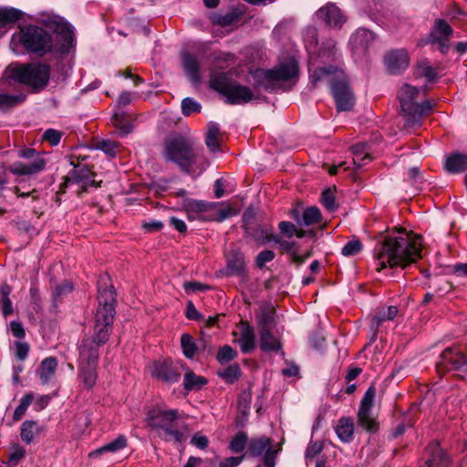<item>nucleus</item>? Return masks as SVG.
Returning <instances> with one entry per match:
<instances>
[{
    "mask_svg": "<svg viewBox=\"0 0 467 467\" xmlns=\"http://www.w3.org/2000/svg\"><path fill=\"white\" fill-rule=\"evenodd\" d=\"M41 22L53 33L38 26H26L13 34L10 48L16 55H36L42 57L47 54L65 55L74 47L72 26L59 16H48Z\"/></svg>",
    "mask_w": 467,
    "mask_h": 467,
    "instance_id": "obj_1",
    "label": "nucleus"
},
{
    "mask_svg": "<svg viewBox=\"0 0 467 467\" xmlns=\"http://www.w3.org/2000/svg\"><path fill=\"white\" fill-rule=\"evenodd\" d=\"M338 51L334 42H328L318 51L317 57H310L308 71L310 82L317 87L319 84L329 83L331 93L338 111L350 110L355 104V97L348 86V80L344 69L339 66H319L327 61H337Z\"/></svg>",
    "mask_w": 467,
    "mask_h": 467,
    "instance_id": "obj_2",
    "label": "nucleus"
},
{
    "mask_svg": "<svg viewBox=\"0 0 467 467\" xmlns=\"http://www.w3.org/2000/svg\"><path fill=\"white\" fill-rule=\"evenodd\" d=\"M421 236L403 228L382 236L374 248L379 271L387 266L406 267L421 257Z\"/></svg>",
    "mask_w": 467,
    "mask_h": 467,
    "instance_id": "obj_3",
    "label": "nucleus"
},
{
    "mask_svg": "<svg viewBox=\"0 0 467 467\" xmlns=\"http://www.w3.org/2000/svg\"><path fill=\"white\" fill-rule=\"evenodd\" d=\"M163 157L178 165L180 170L192 178L201 176L210 166L202 148L197 147L191 137L176 135L164 142Z\"/></svg>",
    "mask_w": 467,
    "mask_h": 467,
    "instance_id": "obj_4",
    "label": "nucleus"
},
{
    "mask_svg": "<svg viewBox=\"0 0 467 467\" xmlns=\"http://www.w3.org/2000/svg\"><path fill=\"white\" fill-rule=\"evenodd\" d=\"M108 277L99 281V306L95 315L94 332L99 341L107 342L110 335V327L115 316L116 293L111 285L108 284Z\"/></svg>",
    "mask_w": 467,
    "mask_h": 467,
    "instance_id": "obj_5",
    "label": "nucleus"
},
{
    "mask_svg": "<svg viewBox=\"0 0 467 467\" xmlns=\"http://www.w3.org/2000/svg\"><path fill=\"white\" fill-rule=\"evenodd\" d=\"M299 67L295 58L289 57L271 69L258 68L253 77L258 87L273 91L283 83L295 84L298 78Z\"/></svg>",
    "mask_w": 467,
    "mask_h": 467,
    "instance_id": "obj_6",
    "label": "nucleus"
},
{
    "mask_svg": "<svg viewBox=\"0 0 467 467\" xmlns=\"http://www.w3.org/2000/svg\"><path fill=\"white\" fill-rule=\"evenodd\" d=\"M5 76L35 90H39L48 83L50 67L40 62L26 65L11 64L5 70Z\"/></svg>",
    "mask_w": 467,
    "mask_h": 467,
    "instance_id": "obj_7",
    "label": "nucleus"
},
{
    "mask_svg": "<svg viewBox=\"0 0 467 467\" xmlns=\"http://www.w3.org/2000/svg\"><path fill=\"white\" fill-rule=\"evenodd\" d=\"M178 411L176 410H161L154 409L149 411L147 421L158 435L167 441L182 442L184 433L178 426Z\"/></svg>",
    "mask_w": 467,
    "mask_h": 467,
    "instance_id": "obj_8",
    "label": "nucleus"
},
{
    "mask_svg": "<svg viewBox=\"0 0 467 467\" xmlns=\"http://www.w3.org/2000/svg\"><path fill=\"white\" fill-rule=\"evenodd\" d=\"M420 92L418 88L410 84H404L398 93L401 110L407 122L411 126L419 125L421 118L432 111L430 100H424L421 103L416 101Z\"/></svg>",
    "mask_w": 467,
    "mask_h": 467,
    "instance_id": "obj_9",
    "label": "nucleus"
},
{
    "mask_svg": "<svg viewBox=\"0 0 467 467\" xmlns=\"http://www.w3.org/2000/svg\"><path fill=\"white\" fill-rule=\"evenodd\" d=\"M210 87L223 95L229 104H244L254 98L249 88L233 80L225 72L213 74L210 79Z\"/></svg>",
    "mask_w": 467,
    "mask_h": 467,
    "instance_id": "obj_10",
    "label": "nucleus"
},
{
    "mask_svg": "<svg viewBox=\"0 0 467 467\" xmlns=\"http://www.w3.org/2000/svg\"><path fill=\"white\" fill-rule=\"evenodd\" d=\"M18 156L26 161H15L9 168L16 175H32L44 170L47 161L42 154L31 148L18 150Z\"/></svg>",
    "mask_w": 467,
    "mask_h": 467,
    "instance_id": "obj_11",
    "label": "nucleus"
},
{
    "mask_svg": "<svg viewBox=\"0 0 467 467\" xmlns=\"http://www.w3.org/2000/svg\"><path fill=\"white\" fill-rule=\"evenodd\" d=\"M187 210L188 219H201L202 221L223 222V220L239 213L237 206H190Z\"/></svg>",
    "mask_w": 467,
    "mask_h": 467,
    "instance_id": "obj_12",
    "label": "nucleus"
},
{
    "mask_svg": "<svg viewBox=\"0 0 467 467\" xmlns=\"http://www.w3.org/2000/svg\"><path fill=\"white\" fill-rule=\"evenodd\" d=\"M95 333L93 336H85L78 346V364L98 365L99 358V348L106 342L99 341Z\"/></svg>",
    "mask_w": 467,
    "mask_h": 467,
    "instance_id": "obj_13",
    "label": "nucleus"
},
{
    "mask_svg": "<svg viewBox=\"0 0 467 467\" xmlns=\"http://www.w3.org/2000/svg\"><path fill=\"white\" fill-rule=\"evenodd\" d=\"M453 33L451 26L443 19H437L431 31L429 42L442 54H446L450 47V38Z\"/></svg>",
    "mask_w": 467,
    "mask_h": 467,
    "instance_id": "obj_14",
    "label": "nucleus"
},
{
    "mask_svg": "<svg viewBox=\"0 0 467 467\" xmlns=\"http://www.w3.org/2000/svg\"><path fill=\"white\" fill-rule=\"evenodd\" d=\"M466 363L467 360L465 357L458 348H447L440 356V360L437 363V368L439 372L458 370Z\"/></svg>",
    "mask_w": 467,
    "mask_h": 467,
    "instance_id": "obj_15",
    "label": "nucleus"
},
{
    "mask_svg": "<svg viewBox=\"0 0 467 467\" xmlns=\"http://www.w3.org/2000/svg\"><path fill=\"white\" fill-rule=\"evenodd\" d=\"M93 182L89 177L88 170L75 167L60 186V191L65 192L66 189H69L74 192H78L80 189H86L88 186L92 185Z\"/></svg>",
    "mask_w": 467,
    "mask_h": 467,
    "instance_id": "obj_16",
    "label": "nucleus"
},
{
    "mask_svg": "<svg viewBox=\"0 0 467 467\" xmlns=\"http://www.w3.org/2000/svg\"><path fill=\"white\" fill-rule=\"evenodd\" d=\"M316 17L328 27L339 28L345 23L344 16L334 3H327L319 8L316 13Z\"/></svg>",
    "mask_w": 467,
    "mask_h": 467,
    "instance_id": "obj_17",
    "label": "nucleus"
},
{
    "mask_svg": "<svg viewBox=\"0 0 467 467\" xmlns=\"http://www.w3.org/2000/svg\"><path fill=\"white\" fill-rule=\"evenodd\" d=\"M151 374L157 379L168 384L178 382L181 378L179 367L171 361L154 363Z\"/></svg>",
    "mask_w": 467,
    "mask_h": 467,
    "instance_id": "obj_18",
    "label": "nucleus"
},
{
    "mask_svg": "<svg viewBox=\"0 0 467 467\" xmlns=\"http://www.w3.org/2000/svg\"><path fill=\"white\" fill-rule=\"evenodd\" d=\"M384 62L389 73L399 74L409 67L410 57L405 49H395L385 56Z\"/></svg>",
    "mask_w": 467,
    "mask_h": 467,
    "instance_id": "obj_19",
    "label": "nucleus"
},
{
    "mask_svg": "<svg viewBox=\"0 0 467 467\" xmlns=\"http://www.w3.org/2000/svg\"><path fill=\"white\" fill-rule=\"evenodd\" d=\"M245 269L244 254L237 249H233L226 254V266L223 270L225 275H241Z\"/></svg>",
    "mask_w": 467,
    "mask_h": 467,
    "instance_id": "obj_20",
    "label": "nucleus"
},
{
    "mask_svg": "<svg viewBox=\"0 0 467 467\" xmlns=\"http://www.w3.org/2000/svg\"><path fill=\"white\" fill-rule=\"evenodd\" d=\"M426 452L428 454L426 467H449L451 460L443 449L436 442L430 444Z\"/></svg>",
    "mask_w": 467,
    "mask_h": 467,
    "instance_id": "obj_21",
    "label": "nucleus"
},
{
    "mask_svg": "<svg viewBox=\"0 0 467 467\" xmlns=\"http://www.w3.org/2000/svg\"><path fill=\"white\" fill-rule=\"evenodd\" d=\"M398 307L389 306L380 307L371 320L372 340L377 338L379 329L385 321L393 320L398 315Z\"/></svg>",
    "mask_w": 467,
    "mask_h": 467,
    "instance_id": "obj_22",
    "label": "nucleus"
},
{
    "mask_svg": "<svg viewBox=\"0 0 467 467\" xmlns=\"http://www.w3.org/2000/svg\"><path fill=\"white\" fill-rule=\"evenodd\" d=\"M237 342L244 354L253 352L255 348V334L253 327L247 323H241L240 337Z\"/></svg>",
    "mask_w": 467,
    "mask_h": 467,
    "instance_id": "obj_23",
    "label": "nucleus"
},
{
    "mask_svg": "<svg viewBox=\"0 0 467 467\" xmlns=\"http://www.w3.org/2000/svg\"><path fill=\"white\" fill-rule=\"evenodd\" d=\"M98 365L78 364V377L88 389H92L98 379Z\"/></svg>",
    "mask_w": 467,
    "mask_h": 467,
    "instance_id": "obj_24",
    "label": "nucleus"
},
{
    "mask_svg": "<svg viewBox=\"0 0 467 467\" xmlns=\"http://www.w3.org/2000/svg\"><path fill=\"white\" fill-rule=\"evenodd\" d=\"M57 368V360L49 357L42 360L38 369L37 375L42 384H47L53 378Z\"/></svg>",
    "mask_w": 467,
    "mask_h": 467,
    "instance_id": "obj_25",
    "label": "nucleus"
},
{
    "mask_svg": "<svg viewBox=\"0 0 467 467\" xmlns=\"http://www.w3.org/2000/svg\"><path fill=\"white\" fill-rule=\"evenodd\" d=\"M273 448L272 440L265 436L253 438L248 444L247 453L253 457L261 456Z\"/></svg>",
    "mask_w": 467,
    "mask_h": 467,
    "instance_id": "obj_26",
    "label": "nucleus"
},
{
    "mask_svg": "<svg viewBox=\"0 0 467 467\" xmlns=\"http://www.w3.org/2000/svg\"><path fill=\"white\" fill-rule=\"evenodd\" d=\"M236 182L234 178L229 175L221 177L214 182V197L219 199L226 194H230L234 192Z\"/></svg>",
    "mask_w": 467,
    "mask_h": 467,
    "instance_id": "obj_27",
    "label": "nucleus"
},
{
    "mask_svg": "<svg viewBox=\"0 0 467 467\" xmlns=\"http://www.w3.org/2000/svg\"><path fill=\"white\" fill-rule=\"evenodd\" d=\"M182 65L187 77L193 83L200 81V65L195 57L189 53L182 56Z\"/></svg>",
    "mask_w": 467,
    "mask_h": 467,
    "instance_id": "obj_28",
    "label": "nucleus"
},
{
    "mask_svg": "<svg viewBox=\"0 0 467 467\" xmlns=\"http://www.w3.org/2000/svg\"><path fill=\"white\" fill-rule=\"evenodd\" d=\"M336 433L343 442H350L353 440L354 423L350 418H341L336 426Z\"/></svg>",
    "mask_w": 467,
    "mask_h": 467,
    "instance_id": "obj_29",
    "label": "nucleus"
},
{
    "mask_svg": "<svg viewBox=\"0 0 467 467\" xmlns=\"http://www.w3.org/2000/svg\"><path fill=\"white\" fill-rule=\"evenodd\" d=\"M445 167L449 172L458 173L467 170V154L455 152L446 160Z\"/></svg>",
    "mask_w": 467,
    "mask_h": 467,
    "instance_id": "obj_30",
    "label": "nucleus"
},
{
    "mask_svg": "<svg viewBox=\"0 0 467 467\" xmlns=\"http://www.w3.org/2000/svg\"><path fill=\"white\" fill-rule=\"evenodd\" d=\"M291 214L299 224H304L306 226L319 222L321 218L320 212L316 206H310L309 208L305 210L302 215V220H300L298 217L299 212L297 209H293L291 211Z\"/></svg>",
    "mask_w": 467,
    "mask_h": 467,
    "instance_id": "obj_31",
    "label": "nucleus"
},
{
    "mask_svg": "<svg viewBox=\"0 0 467 467\" xmlns=\"http://www.w3.org/2000/svg\"><path fill=\"white\" fill-rule=\"evenodd\" d=\"M22 16V11L16 8L0 6V37L3 35L2 29L6 26L18 21Z\"/></svg>",
    "mask_w": 467,
    "mask_h": 467,
    "instance_id": "obj_32",
    "label": "nucleus"
},
{
    "mask_svg": "<svg viewBox=\"0 0 467 467\" xmlns=\"http://www.w3.org/2000/svg\"><path fill=\"white\" fill-rule=\"evenodd\" d=\"M373 35L370 31L359 28L350 37V44L356 51H365L368 47V42L372 40Z\"/></svg>",
    "mask_w": 467,
    "mask_h": 467,
    "instance_id": "obj_33",
    "label": "nucleus"
},
{
    "mask_svg": "<svg viewBox=\"0 0 467 467\" xmlns=\"http://www.w3.org/2000/svg\"><path fill=\"white\" fill-rule=\"evenodd\" d=\"M220 128L217 123L210 122L208 124V130L205 136V144L210 151L217 152L221 150V144L219 141Z\"/></svg>",
    "mask_w": 467,
    "mask_h": 467,
    "instance_id": "obj_34",
    "label": "nucleus"
},
{
    "mask_svg": "<svg viewBox=\"0 0 467 467\" xmlns=\"http://www.w3.org/2000/svg\"><path fill=\"white\" fill-rule=\"evenodd\" d=\"M353 154V163L360 168L372 161V157L368 151V145L366 143H358L351 147Z\"/></svg>",
    "mask_w": 467,
    "mask_h": 467,
    "instance_id": "obj_35",
    "label": "nucleus"
},
{
    "mask_svg": "<svg viewBox=\"0 0 467 467\" xmlns=\"http://www.w3.org/2000/svg\"><path fill=\"white\" fill-rule=\"evenodd\" d=\"M260 347L265 352L278 351L281 349V343L269 329H264L260 331Z\"/></svg>",
    "mask_w": 467,
    "mask_h": 467,
    "instance_id": "obj_36",
    "label": "nucleus"
},
{
    "mask_svg": "<svg viewBox=\"0 0 467 467\" xmlns=\"http://www.w3.org/2000/svg\"><path fill=\"white\" fill-rule=\"evenodd\" d=\"M126 446H127V439L125 438V436L121 435V436H119L114 441H112L107 443L106 445L92 451L90 453V456L96 457V456L102 454L103 452H108V451L116 452L121 449H124Z\"/></svg>",
    "mask_w": 467,
    "mask_h": 467,
    "instance_id": "obj_37",
    "label": "nucleus"
},
{
    "mask_svg": "<svg viewBox=\"0 0 467 467\" xmlns=\"http://www.w3.org/2000/svg\"><path fill=\"white\" fill-rule=\"evenodd\" d=\"M206 384L205 378L198 376L191 370L184 375L183 386L188 391L201 389Z\"/></svg>",
    "mask_w": 467,
    "mask_h": 467,
    "instance_id": "obj_38",
    "label": "nucleus"
},
{
    "mask_svg": "<svg viewBox=\"0 0 467 467\" xmlns=\"http://www.w3.org/2000/svg\"><path fill=\"white\" fill-rule=\"evenodd\" d=\"M38 432V426L36 421L26 420L21 425L20 436L23 441L29 444L33 441L35 435Z\"/></svg>",
    "mask_w": 467,
    "mask_h": 467,
    "instance_id": "obj_39",
    "label": "nucleus"
},
{
    "mask_svg": "<svg viewBox=\"0 0 467 467\" xmlns=\"http://www.w3.org/2000/svg\"><path fill=\"white\" fill-rule=\"evenodd\" d=\"M258 325L260 331L269 329L275 324V311L273 308H262L260 314L257 316Z\"/></svg>",
    "mask_w": 467,
    "mask_h": 467,
    "instance_id": "obj_40",
    "label": "nucleus"
},
{
    "mask_svg": "<svg viewBox=\"0 0 467 467\" xmlns=\"http://www.w3.org/2000/svg\"><path fill=\"white\" fill-rule=\"evenodd\" d=\"M358 421L369 432H375L378 430V422L371 417L370 410H358Z\"/></svg>",
    "mask_w": 467,
    "mask_h": 467,
    "instance_id": "obj_41",
    "label": "nucleus"
},
{
    "mask_svg": "<svg viewBox=\"0 0 467 467\" xmlns=\"http://www.w3.org/2000/svg\"><path fill=\"white\" fill-rule=\"evenodd\" d=\"M96 148L103 151L108 157L114 158L119 151V144L115 140H102L97 143Z\"/></svg>",
    "mask_w": 467,
    "mask_h": 467,
    "instance_id": "obj_42",
    "label": "nucleus"
},
{
    "mask_svg": "<svg viewBox=\"0 0 467 467\" xmlns=\"http://www.w3.org/2000/svg\"><path fill=\"white\" fill-rule=\"evenodd\" d=\"M26 99L25 94L8 95L0 93V109L12 108Z\"/></svg>",
    "mask_w": 467,
    "mask_h": 467,
    "instance_id": "obj_43",
    "label": "nucleus"
},
{
    "mask_svg": "<svg viewBox=\"0 0 467 467\" xmlns=\"http://www.w3.org/2000/svg\"><path fill=\"white\" fill-rule=\"evenodd\" d=\"M218 375L227 383H233L238 379L241 375L240 366L238 364H232L224 369L218 371Z\"/></svg>",
    "mask_w": 467,
    "mask_h": 467,
    "instance_id": "obj_44",
    "label": "nucleus"
},
{
    "mask_svg": "<svg viewBox=\"0 0 467 467\" xmlns=\"http://www.w3.org/2000/svg\"><path fill=\"white\" fill-rule=\"evenodd\" d=\"M237 19L238 15L234 12H228L226 14H214L212 16V22L223 27L232 26Z\"/></svg>",
    "mask_w": 467,
    "mask_h": 467,
    "instance_id": "obj_45",
    "label": "nucleus"
},
{
    "mask_svg": "<svg viewBox=\"0 0 467 467\" xmlns=\"http://www.w3.org/2000/svg\"><path fill=\"white\" fill-rule=\"evenodd\" d=\"M181 345L184 356L188 358H193L196 352V346L193 341V338L189 334L182 335Z\"/></svg>",
    "mask_w": 467,
    "mask_h": 467,
    "instance_id": "obj_46",
    "label": "nucleus"
},
{
    "mask_svg": "<svg viewBox=\"0 0 467 467\" xmlns=\"http://www.w3.org/2000/svg\"><path fill=\"white\" fill-rule=\"evenodd\" d=\"M34 400V394L33 393H27L26 394L22 400L20 404L16 407L14 412L13 419L15 421H18L22 419V417L25 415L27 408L32 403Z\"/></svg>",
    "mask_w": 467,
    "mask_h": 467,
    "instance_id": "obj_47",
    "label": "nucleus"
},
{
    "mask_svg": "<svg viewBox=\"0 0 467 467\" xmlns=\"http://www.w3.org/2000/svg\"><path fill=\"white\" fill-rule=\"evenodd\" d=\"M25 454L26 451L21 445L17 443L13 444L10 448V456L8 459L9 467L16 466L19 461L25 457Z\"/></svg>",
    "mask_w": 467,
    "mask_h": 467,
    "instance_id": "obj_48",
    "label": "nucleus"
},
{
    "mask_svg": "<svg viewBox=\"0 0 467 467\" xmlns=\"http://www.w3.org/2000/svg\"><path fill=\"white\" fill-rule=\"evenodd\" d=\"M363 249V244L359 239L355 238L348 242L342 248V254L345 256H353L358 254Z\"/></svg>",
    "mask_w": 467,
    "mask_h": 467,
    "instance_id": "obj_49",
    "label": "nucleus"
},
{
    "mask_svg": "<svg viewBox=\"0 0 467 467\" xmlns=\"http://www.w3.org/2000/svg\"><path fill=\"white\" fill-rule=\"evenodd\" d=\"M237 357V352L229 345L222 347L217 353V360L221 364H225L234 359Z\"/></svg>",
    "mask_w": 467,
    "mask_h": 467,
    "instance_id": "obj_50",
    "label": "nucleus"
},
{
    "mask_svg": "<svg viewBox=\"0 0 467 467\" xmlns=\"http://www.w3.org/2000/svg\"><path fill=\"white\" fill-rule=\"evenodd\" d=\"M247 443V435L244 432H239L234 436L230 442V450L233 452H242Z\"/></svg>",
    "mask_w": 467,
    "mask_h": 467,
    "instance_id": "obj_51",
    "label": "nucleus"
},
{
    "mask_svg": "<svg viewBox=\"0 0 467 467\" xmlns=\"http://www.w3.org/2000/svg\"><path fill=\"white\" fill-rule=\"evenodd\" d=\"M376 397V389L374 387H369L365 392L358 410H371L374 399Z\"/></svg>",
    "mask_w": 467,
    "mask_h": 467,
    "instance_id": "obj_52",
    "label": "nucleus"
},
{
    "mask_svg": "<svg viewBox=\"0 0 467 467\" xmlns=\"http://www.w3.org/2000/svg\"><path fill=\"white\" fill-rule=\"evenodd\" d=\"M201 108V104L192 98H185L182 101V111L186 116L193 112H200Z\"/></svg>",
    "mask_w": 467,
    "mask_h": 467,
    "instance_id": "obj_53",
    "label": "nucleus"
},
{
    "mask_svg": "<svg viewBox=\"0 0 467 467\" xmlns=\"http://www.w3.org/2000/svg\"><path fill=\"white\" fill-rule=\"evenodd\" d=\"M63 133L55 129H47L42 135V140L47 141L51 146L59 144Z\"/></svg>",
    "mask_w": 467,
    "mask_h": 467,
    "instance_id": "obj_54",
    "label": "nucleus"
},
{
    "mask_svg": "<svg viewBox=\"0 0 467 467\" xmlns=\"http://www.w3.org/2000/svg\"><path fill=\"white\" fill-rule=\"evenodd\" d=\"M419 74L425 77L428 81H434L437 78L435 68L427 62H422L418 66Z\"/></svg>",
    "mask_w": 467,
    "mask_h": 467,
    "instance_id": "obj_55",
    "label": "nucleus"
},
{
    "mask_svg": "<svg viewBox=\"0 0 467 467\" xmlns=\"http://www.w3.org/2000/svg\"><path fill=\"white\" fill-rule=\"evenodd\" d=\"M304 41H305L306 50L311 55V53L313 51H315V49L317 46V38L316 30L313 28L308 29L304 36Z\"/></svg>",
    "mask_w": 467,
    "mask_h": 467,
    "instance_id": "obj_56",
    "label": "nucleus"
},
{
    "mask_svg": "<svg viewBox=\"0 0 467 467\" xmlns=\"http://www.w3.org/2000/svg\"><path fill=\"white\" fill-rule=\"evenodd\" d=\"M72 288L73 286L68 281H64L62 284L56 285L52 292L54 300H57L64 296H67L72 291Z\"/></svg>",
    "mask_w": 467,
    "mask_h": 467,
    "instance_id": "obj_57",
    "label": "nucleus"
},
{
    "mask_svg": "<svg viewBox=\"0 0 467 467\" xmlns=\"http://www.w3.org/2000/svg\"><path fill=\"white\" fill-rule=\"evenodd\" d=\"M323 450V443L320 441H311L306 450V457L307 459H313L317 454H319Z\"/></svg>",
    "mask_w": 467,
    "mask_h": 467,
    "instance_id": "obj_58",
    "label": "nucleus"
},
{
    "mask_svg": "<svg viewBox=\"0 0 467 467\" xmlns=\"http://www.w3.org/2000/svg\"><path fill=\"white\" fill-rule=\"evenodd\" d=\"M278 229L280 233L287 238L293 237L296 234V226L290 222L284 221L279 223Z\"/></svg>",
    "mask_w": 467,
    "mask_h": 467,
    "instance_id": "obj_59",
    "label": "nucleus"
},
{
    "mask_svg": "<svg viewBox=\"0 0 467 467\" xmlns=\"http://www.w3.org/2000/svg\"><path fill=\"white\" fill-rule=\"evenodd\" d=\"M183 288L186 293H194L198 291H205L209 288L208 285H203L201 282H184Z\"/></svg>",
    "mask_w": 467,
    "mask_h": 467,
    "instance_id": "obj_60",
    "label": "nucleus"
},
{
    "mask_svg": "<svg viewBox=\"0 0 467 467\" xmlns=\"http://www.w3.org/2000/svg\"><path fill=\"white\" fill-rule=\"evenodd\" d=\"M191 444L196 446L199 449L203 450L207 448L209 444V440L206 436L201 434L200 432H197L192 436L191 440Z\"/></svg>",
    "mask_w": 467,
    "mask_h": 467,
    "instance_id": "obj_61",
    "label": "nucleus"
},
{
    "mask_svg": "<svg viewBox=\"0 0 467 467\" xmlns=\"http://www.w3.org/2000/svg\"><path fill=\"white\" fill-rule=\"evenodd\" d=\"M275 258V253L271 250L262 251L257 255V265L263 267L266 263L272 261Z\"/></svg>",
    "mask_w": 467,
    "mask_h": 467,
    "instance_id": "obj_62",
    "label": "nucleus"
},
{
    "mask_svg": "<svg viewBox=\"0 0 467 467\" xmlns=\"http://www.w3.org/2000/svg\"><path fill=\"white\" fill-rule=\"evenodd\" d=\"M336 188H327L323 191L321 195L322 204H334L336 201Z\"/></svg>",
    "mask_w": 467,
    "mask_h": 467,
    "instance_id": "obj_63",
    "label": "nucleus"
},
{
    "mask_svg": "<svg viewBox=\"0 0 467 467\" xmlns=\"http://www.w3.org/2000/svg\"><path fill=\"white\" fill-rule=\"evenodd\" d=\"M243 460L244 456L229 457L221 462L219 467H236L243 462Z\"/></svg>",
    "mask_w": 467,
    "mask_h": 467,
    "instance_id": "obj_64",
    "label": "nucleus"
}]
</instances>
